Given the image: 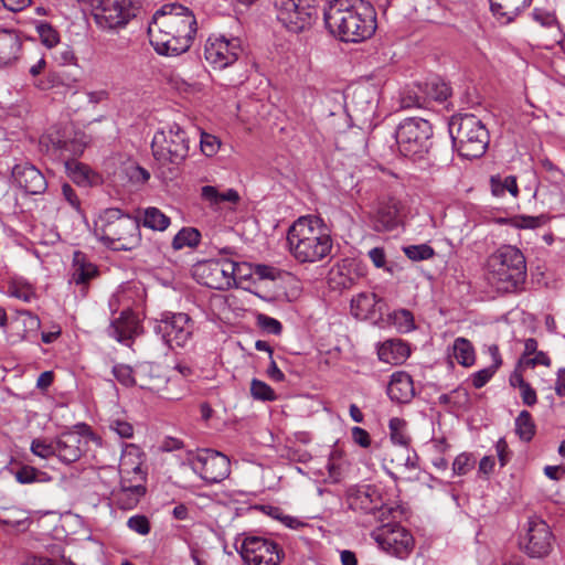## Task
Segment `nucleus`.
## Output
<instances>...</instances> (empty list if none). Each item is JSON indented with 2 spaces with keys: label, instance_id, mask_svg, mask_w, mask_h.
<instances>
[{
  "label": "nucleus",
  "instance_id": "obj_58",
  "mask_svg": "<svg viewBox=\"0 0 565 565\" xmlns=\"http://www.w3.org/2000/svg\"><path fill=\"white\" fill-rule=\"evenodd\" d=\"M470 467V457L466 454H460L459 456H457L452 463L454 472L459 476L466 475Z\"/></svg>",
  "mask_w": 565,
  "mask_h": 565
},
{
  "label": "nucleus",
  "instance_id": "obj_27",
  "mask_svg": "<svg viewBox=\"0 0 565 565\" xmlns=\"http://www.w3.org/2000/svg\"><path fill=\"white\" fill-rule=\"evenodd\" d=\"M200 198L214 211L218 210L225 202L237 204L241 200V196L235 189L221 191L218 186L214 185H203L200 190Z\"/></svg>",
  "mask_w": 565,
  "mask_h": 565
},
{
  "label": "nucleus",
  "instance_id": "obj_61",
  "mask_svg": "<svg viewBox=\"0 0 565 565\" xmlns=\"http://www.w3.org/2000/svg\"><path fill=\"white\" fill-rule=\"evenodd\" d=\"M11 295L25 302H30L35 297V292L30 286H14Z\"/></svg>",
  "mask_w": 565,
  "mask_h": 565
},
{
  "label": "nucleus",
  "instance_id": "obj_21",
  "mask_svg": "<svg viewBox=\"0 0 565 565\" xmlns=\"http://www.w3.org/2000/svg\"><path fill=\"white\" fill-rule=\"evenodd\" d=\"M22 44L19 30L0 28V67L11 66L20 58Z\"/></svg>",
  "mask_w": 565,
  "mask_h": 565
},
{
  "label": "nucleus",
  "instance_id": "obj_9",
  "mask_svg": "<svg viewBox=\"0 0 565 565\" xmlns=\"http://www.w3.org/2000/svg\"><path fill=\"white\" fill-rule=\"evenodd\" d=\"M239 265L233 260H204L194 265L193 276L211 289L226 290L236 284Z\"/></svg>",
  "mask_w": 565,
  "mask_h": 565
},
{
  "label": "nucleus",
  "instance_id": "obj_24",
  "mask_svg": "<svg viewBox=\"0 0 565 565\" xmlns=\"http://www.w3.org/2000/svg\"><path fill=\"white\" fill-rule=\"evenodd\" d=\"M138 386L153 393H160L166 388L168 379L162 373L160 365L151 362H142L137 365Z\"/></svg>",
  "mask_w": 565,
  "mask_h": 565
},
{
  "label": "nucleus",
  "instance_id": "obj_46",
  "mask_svg": "<svg viewBox=\"0 0 565 565\" xmlns=\"http://www.w3.org/2000/svg\"><path fill=\"white\" fill-rule=\"evenodd\" d=\"M41 42L49 49L54 47L60 42L57 31L49 23H40L36 26Z\"/></svg>",
  "mask_w": 565,
  "mask_h": 565
},
{
  "label": "nucleus",
  "instance_id": "obj_51",
  "mask_svg": "<svg viewBox=\"0 0 565 565\" xmlns=\"http://www.w3.org/2000/svg\"><path fill=\"white\" fill-rule=\"evenodd\" d=\"M532 17H533L534 21L540 23L542 26L558 28V21H557L554 12H551V11H547V10H544L541 8H535L532 12Z\"/></svg>",
  "mask_w": 565,
  "mask_h": 565
},
{
  "label": "nucleus",
  "instance_id": "obj_50",
  "mask_svg": "<svg viewBox=\"0 0 565 565\" xmlns=\"http://www.w3.org/2000/svg\"><path fill=\"white\" fill-rule=\"evenodd\" d=\"M200 145H201L202 152L206 157H212V156H214L218 151L220 146H221V141L214 135H211V134H207V132H202L201 134Z\"/></svg>",
  "mask_w": 565,
  "mask_h": 565
},
{
  "label": "nucleus",
  "instance_id": "obj_17",
  "mask_svg": "<svg viewBox=\"0 0 565 565\" xmlns=\"http://www.w3.org/2000/svg\"><path fill=\"white\" fill-rule=\"evenodd\" d=\"M242 47L237 39L227 40L224 36L209 38L204 47V58L215 70H223L238 60Z\"/></svg>",
  "mask_w": 565,
  "mask_h": 565
},
{
  "label": "nucleus",
  "instance_id": "obj_47",
  "mask_svg": "<svg viewBox=\"0 0 565 565\" xmlns=\"http://www.w3.org/2000/svg\"><path fill=\"white\" fill-rule=\"evenodd\" d=\"M31 451L40 458L47 459L56 455L55 441L47 443L44 439H34L31 444Z\"/></svg>",
  "mask_w": 565,
  "mask_h": 565
},
{
  "label": "nucleus",
  "instance_id": "obj_18",
  "mask_svg": "<svg viewBox=\"0 0 565 565\" xmlns=\"http://www.w3.org/2000/svg\"><path fill=\"white\" fill-rule=\"evenodd\" d=\"M99 276L98 267L92 263L87 255L81 250H75L70 269V284L79 288L81 295H87L92 280Z\"/></svg>",
  "mask_w": 565,
  "mask_h": 565
},
{
  "label": "nucleus",
  "instance_id": "obj_25",
  "mask_svg": "<svg viewBox=\"0 0 565 565\" xmlns=\"http://www.w3.org/2000/svg\"><path fill=\"white\" fill-rule=\"evenodd\" d=\"M140 324L137 316L129 309L121 311L109 327V335L118 342L132 340L139 333Z\"/></svg>",
  "mask_w": 565,
  "mask_h": 565
},
{
  "label": "nucleus",
  "instance_id": "obj_62",
  "mask_svg": "<svg viewBox=\"0 0 565 565\" xmlns=\"http://www.w3.org/2000/svg\"><path fill=\"white\" fill-rule=\"evenodd\" d=\"M62 194L72 207H74L75 210H79L81 201L77 194L75 193V190L70 184L64 183L62 185Z\"/></svg>",
  "mask_w": 565,
  "mask_h": 565
},
{
  "label": "nucleus",
  "instance_id": "obj_44",
  "mask_svg": "<svg viewBox=\"0 0 565 565\" xmlns=\"http://www.w3.org/2000/svg\"><path fill=\"white\" fill-rule=\"evenodd\" d=\"M15 480L21 484L45 481L46 473L32 466H22L14 472Z\"/></svg>",
  "mask_w": 565,
  "mask_h": 565
},
{
  "label": "nucleus",
  "instance_id": "obj_10",
  "mask_svg": "<svg viewBox=\"0 0 565 565\" xmlns=\"http://www.w3.org/2000/svg\"><path fill=\"white\" fill-rule=\"evenodd\" d=\"M154 331L170 349L183 348L191 340L193 323L188 313L166 311L157 320Z\"/></svg>",
  "mask_w": 565,
  "mask_h": 565
},
{
  "label": "nucleus",
  "instance_id": "obj_3",
  "mask_svg": "<svg viewBox=\"0 0 565 565\" xmlns=\"http://www.w3.org/2000/svg\"><path fill=\"white\" fill-rule=\"evenodd\" d=\"M287 243L291 256L301 264L322 260L333 246L328 227L316 215L297 218L287 232Z\"/></svg>",
  "mask_w": 565,
  "mask_h": 565
},
{
  "label": "nucleus",
  "instance_id": "obj_59",
  "mask_svg": "<svg viewBox=\"0 0 565 565\" xmlns=\"http://www.w3.org/2000/svg\"><path fill=\"white\" fill-rule=\"evenodd\" d=\"M330 280L334 281L337 286L341 288H350L353 285V279L347 277L341 268L330 271Z\"/></svg>",
  "mask_w": 565,
  "mask_h": 565
},
{
  "label": "nucleus",
  "instance_id": "obj_12",
  "mask_svg": "<svg viewBox=\"0 0 565 565\" xmlns=\"http://www.w3.org/2000/svg\"><path fill=\"white\" fill-rule=\"evenodd\" d=\"M131 0H97L93 18L103 30L124 28L136 15Z\"/></svg>",
  "mask_w": 565,
  "mask_h": 565
},
{
  "label": "nucleus",
  "instance_id": "obj_38",
  "mask_svg": "<svg viewBox=\"0 0 565 565\" xmlns=\"http://www.w3.org/2000/svg\"><path fill=\"white\" fill-rule=\"evenodd\" d=\"M140 223H142L145 227L153 231H164L170 225V217L157 207H147L143 211Z\"/></svg>",
  "mask_w": 565,
  "mask_h": 565
},
{
  "label": "nucleus",
  "instance_id": "obj_29",
  "mask_svg": "<svg viewBox=\"0 0 565 565\" xmlns=\"http://www.w3.org/2000/svg\"><path fill=\"white\" fill-rule=\"evenodd\" d=\"M408 345L398 339H392L383 342L377 350L379 359L382 362L398 365L406 361L409 356Z\"/></svg>",
  "mask_w": 565,
  "mask_h": 565
},
{
  "label": "nucleus",
  "instance_id": "obj_63",
  "mask_svg": "<svg viewBox=\"0 0 565 565\" xmlns=\"http://www.w3.org/2000/svg\"><path fill=\"white\" fill-rule=\"evenodd\" d=\"M267 376L275 382H282L285 380V374L277 366L276 361L271 356L269 365L266 370Z\"/></svg>",
  "mask_w": 565,
  "mask_h": 565
},
{
  "label": "nucleus",
  "instance_id": "obj_23",
  "mask_svg": "<svg viewBox=\"0 0 565 565\" xmlns=\"http://www.w3.org/2000/svg\"><path fill=\"white\" fill-rule=\"evenodd\" d=\"M402 203L395 198H388L380 203L373 220V228L376 232H388L401 223Z\"/></svg>",
  "mask_w": 565,
  "mask_h": 565
},
{
  "label": "nucleus",
  "instance_id": "obj_11",
  "mask_svg": "<svg viewBox=\"0 0 565 565\" xmlns=\"http://www.w3.org/2000/svg\"><path fill=\"white\" fill-rule=\"evenodd\" d=\"M277 19L290 32L309 28L317 17L313 0H275Z\"/></svg>",
  "mask_w": 565,
  "mask_h": 565
},
{
  "label": "nucleus",
  "instance_id": "obj_5",
  "mask_svg": "<svg viewBox=\"0 0 565 565\" xmlns=\"http://www.w3.org/2000/svg\"><path fill=\"white\" fill-rule=\"evenodd\" d=\"M489 279L498 290L515 292L526 279V260L515 246L503 245L488 258Z\"/></svg>",
  "mask_w": 565,
  "mask_h": 565
},
{
  "label": "nucleus",
  "instance_id": "obj_54",
  "mask_svg": "<svg viewBox=\"0 0 565 565\" xmlns=\"http://www.w3.org/2000/svg\"><path fill=\"white\" fill-rule=\"evenodd\" d=\"M393 319L396 324L404 331H409L414 328V317L411 311L401 309L394 311Z\"/></svg>",
  "mask_w": 565,
  "mask_h": 565
},
{
  "label": "nucleus",
  "instance_id": "obj_60",
  "mask_svg": "<svg viewBox=\"0 0 565 565\" xmlns=\"http://www.w3.org/2000/svg\"><path fill=\"white\" fill-rule=\"evenodd\" d=\"M351 433L353 440L361 447L366 448L371 445L370 435L365 429L355 426L352 428Z\"/></svg>",
  "mask_w": 565,
  "mask_h": 565
},
{
  "label": "nucleus",
  "instance_id": "obj_42",
  "mask_svg": "<svg viewBox=\"0 0 565 565\" xmlns=\"http://www.w3.org/2000/svg\"><path fill=\"white\" fill-rule=\"evenodd\" d=\"M113 375L124 386H138L137 367L132 369L127 364H116L113 366Z\"/></svg>",
  "mask_w": 565,
  "mask_h": 565
},
{
  "label": "nucleus",
  "instance_id": "obj_14",
  "mask_svg": "<svg viewBox=\"0 0 565 565\" xmlns=\"http://www.w3.org/2000/svg\"><path fill=\"white\" fill-rule=\"evenodd\" d=\"M347 502L351 510L373 514L381 522L392 512V508L383 502L380 491L370 484L350 488Z\"/></svg>",
  "mask_w": 565,
  "mask_h": 565
},
{
  "label": "nucleus",
  "instance_id": "obj_52",
  "mask_svg": "<svg viewBox=\"0 0 565 565\" xmlns=\"http://www.w3.org/2000/svg\"><path fill=\"white\" fill-rule=\"evenodd\" d=\"M257 324L266 332L279 335L282 331V324L275 318L266 315H258Z\"/></svg>",
  "mask_w": 565,
  "mask_h": 565
},
{
  "label": "nucleus",
  "instance_id": "obj_22",
  "mask_svg": "<svg viewBox=\"0 0 565 565\" xmlns=\"http://www.w3.org/2000/svg\"><path fill=\"white\" fill-rule=\"evenodd\" d=\"M87 441L76 431L62 433L55 440L56 456L65 463L77 461Z\"/></svg>",
  "mask_w": 565,
  "mask_h": 565
},
{
  "label": "nucleus",
  "instance_id": "obj_43",
  "mask_svg": "<svg viewBox=\"0 0 565 565\" xmlns=\"http://www.w3.org/2000/svg\"><path fill=\"white\" fill-rule=\"evenodd\" d=\"M250 395L254 399L262 402H274L278 397L267 383L257 379H253L250 382Z\"/></svg>",
  "mask_w": 565,
  "mask_h": 565
},
{
  "label": "nucleus",
  "instance_id": "obj_30",
  "mask_svg": "<svg viewBox=\"0 0 565 565\" xmlns=\"http://www.w3.org/2000/svg\"><path fill=\"white\" fill-rule=\"evenodd\" d=\"M13 326L17 332L13 337H17L20 341L31 340L35 338L41 327L40 318L28 310L19 311Z\"/></svg>",
  "mask_w": 565,
  "mask_h": 565
},
{
  "label": "nucleus",
  "instance_id": "obj_6",
  "mask_svg": "<svg viewBox=\"0 0 565 565\" xmlns=\"http://www.w3.org/2000/svg\"><path fill=\"white\" fill-rule=\"evenodd\" d=\"M448 129L452 146L459 156L475 159L484 154L490 136L488 129L477 116L472 114L454 115L450 118Z\"/></svg>",
  "mask_w": 565,
  "mask_h": 565
},
{
  "label": "nucleus",
  "instance_id": "obj_20",
  "mask_svg": "<svg viewBox=\"0 0 565 565\" xmlns=\"http://www.w3.org/2000/svg\"><path fill=\"white\" fill-rule=\"evenodd\" d=\"M12 178L18 186L29 194H41L47 186L42 172L28 163L15 164L12 169Z\"/></svg>",
  "mask_w": 565,
  "mask_h": 565
},
{
  "label": "nucleus",
  "instance_id": "obj_48",
  "mask_svg": "<svg viewBox=\"0 0 565 565\" xmlns=\"http://www.w3.org/2000/svg\"><path fill=\"white\" fill-rule=\"evenodd\" d=\"M127 526L140 534V535H148L151 531L150 521L146 515L142 514H136L128 519Z\"/></svg>",
  "mask_w": 565,
  "mask_h": 565
},
{
  "label": "nucleus",
  "instance_id": "obj_45",
  "mask_svg": "<svg viewBox=\"0 0 565 565\" xmlns=\"http://www.w3.org/2000/svg\"><path fill=\"white\" fill-rule=\"evenodd\" d=\"M403 250L414 262L426 260L435 255L434 248L427 244L409 245L404 247Z\"/></svg>",
  "mask_w": 565,
  "mask_h": 565
},
{
  "label": "nucleus",
  "instance_id": "obj_19",
  "mask_svg": "<svg viewBox=\"0 0 565 565\" xmlns=\"http://www.w3.org/2000/svg\"><path fill=\"white\" fill-rule=\"evenodd\" d=\"M127 455L124 454L119 465V472L121 475L120 489L114 493L117 505L122 510L134 509L140 501V498L145 495L146 488L138 483L131 484L126 478L125 473H129L127 468Z\"/></svg>",
  "mask_w": 565,
  "mask_h": 565
},
{
  "label": "nucleus",
  "instance_id": "obj_55",
  "mask_svg": "<svg viewBox=\"0 0 565 565\" xmlns=\"http://www.w3.org/2000/svg\"><path fill=\"white\" fill-rule=\"evenodd\" d=\"M370 259L376 268H384L386 271L392 273L390 267H386V254L383 247H374L367 253Z\"/></svg>",
  "mask_w": 565,
  "mask_h": 565
},
{
  "label": "nucleus",
  "instance_id": "obj_31",
  "mask_svg": "<svg viewBox=\"0 0 565 565\" xmlns=\"http://www.w3.org/2000/svg\"><path fill=\"white\" fill-rule=\"evenodd\" d=\"M384 541L394 548L398 555L408 553L414 544L412 534L402 526H394L387 534Z\"/></svg>",
  "mask_w": 565,
  "mask_h": 565
},
{
  "label": "nucleus",
  "instance_id": "obj_1",
  "mask_svg": "<svg viewBox=\"0 0 565 565\" xmlns=\"http://www.w3.org/2000/svg\"><path fill=\"white\" fill-rule=\"evenodd\" d=\"M196 34L193 12L180 3H166L154 12L148 25V35L154 51L161 55L186 52Z\"/></svg>",
  "mask_w": 565,
  "mask_h": 565
},
{
  "label": "nucleus",
  "instance_id": "obj_64",
  "mask_svg": "<svg viewBox=\"0 0 565 565\" xmlns=\"http://www.w3.org/2000/svg\"><path fill=\"white\" fill-rule=\"evenodd\" d=\"M543 216H521L518 226L523 228H536L543 224Z\"/></svg>",
  "mask_w": 565,
  "mask_h": 565
},
{
  "label": "nucleus",
  "instance_id": "obj_34",
  "mask_svg": "<svg viewBox=\"0 0 565 565\" xmlns=\"http://www.w3.org/2000/svg\"><path fill=\"white\" fill-rule=\"evenodd\" d=\"M65 168L71 179L78 185H88L94 182L95 174L90 168L75 159H66Z\"/></svg>",
  "mask_w": 565,
  "mask_h": 565
},
{
  "label": "nucleus",
  "instance_id": "obj_53",
  "mask_svg": "<svg viewBox=\"0 0 565 565\" xmlns=\"http://www.w3.org/2000/svg\"><path fill=\"white\" fill-rule=\"evenodd\" d=\"M497 371L498 370L495 369V366H488L482 370H479L478 372L471 375L472 385L476 388L483 387L492 379Z\"/></svg>",
  "mask_w": 565,
  "mask_h": 565
},
{
  "label": "nucleus",
  "instance_id": "obj_39",
  "mask_svg": "<svg viewBox=\"0 0 565 565\" xmlns=\"http://www.w3.org/2000/svg\"><path fill=\"white\" fill-rule=\"evenodd\" d=\"M536 431L535 423L527 411H522L515 418V434L525 443L533 439Z\"/></svg>",
  "mask_w": 565,
  "mask_h": 565
},
{
  "label": "nucleus",
  "instance_id": "obj_37",
  "mask_svg": "<svg viewBox=\"0 0 565 565\" xmlns=\"http://www.w3.org/2000/svg\"><path fill=\"white\" fill-rule=\"evenodd\" d=\"M401 107L404 109L420 108L426 104V97L422 84L406 87L401 93Z\"/></svg>",
  "mask_w": 565,
  "mask_h": 565
},
{
  "label": "nucleus",
  "instance_id": "obj_16",
  "mask_svg": "<svg viewBox=\"0 0 565 565\" xmlns=\"http://www.w3.org/2000/svg\"><path fill=\"white\" fill-rule=\"evenodd\" d=\"M553 541L554 536L547 523L534 518L529 520L526 533L520 545L530 557L543 558L552 551Z\"/></svg>",
  "mask_w": 565,
  "mask_h": 565
},
{
  "label": "nucleus",
  "instance_id": "obj_56",
  "mask_svg": "<svg viewBox=\"0 0 565 565\" xmlns=\"http://www.w3.org/2000/svg\"><path fill=\"white\" fill-rule=\"evenodd\" d=\"M495 451L501 467H504L512 457L505 438H500L495 444Z\"/></svg>",
  "mask_w": 565,
  "mask_h": 565
},
{
  "label": "nucleus",
  "instance_id": "obj_8",
  "mask_svg": "<svg viewBox=\"0 0 565 565\" xmlns=\"http://www.w3.org/2000/svg\"><path fill=\"white\" fill-rule=\"evenodd\" d=\"M151 150L160 166H180L189 156L190 139L178 124L168 125L154 134Z\"/></svg>",
  "mask_w": 565,
  "mask_h": 565
},
{
  "label": "nucleus",
  "instance_id": "obj_49",
  "mask_svg": "<svg viewBox=\"0 0 565 565\" xmlns=\"http://www.w3.org/2000/svg\"><path fill=\"white\" fill-rule=\"evenodd\" d=\"M85 147L86 143L77 139L64 141L61 146L62 156L64 160L75 159L84 152Z\"/></svg>",
  "mask_w": 565,
  "mask_h": 565
},
{
  "label": "nucleus",
  "instance_id": "obj_4",
  "mask_svg": "<svg viewBox=\"0 0 565 565\" xmlns=\"http://www.w3.org/2000/svg\"><path fill=\"white\" fill-rule=\"evenodd\" d=\"M95 233L113 249L132 250L141 242L140 218L124 214L119 209H106L95 223Z\"/></svg>",
  "mask_w": 565,
  "mask_h": 565
},
{
  "label": "nucleus",
  "instance_id": "obj_32",
  "mask_svg": "<svg viewBox=\"0 0 565 565\" xmlns=\"http://www.w3.org/2000/svg\"><path fill=\"white\" fill-rule=\"evenodd\" d=\"M382 299L373 292H361L351 300V311L356 318L365 319L375 312V307Z\"/></svg>",
  "mask_w": 565,
  "mask_h": 565
},
{
  "label": "nucleus",
  "instance_id": "obj_40",
  "mask_svg": "<svg viewBox=\"0 0 565 565\" xmlns=\"http://www.w3.org/2000/svg\"><path fill=\"white\" fill-rule=\"evenodd\" d=\"M422 85L426 100L430 98L434 100L443 102L446 100L450 95V87L448 84L438 77H433Z\"/></svg>",
  "mask_w": 565,
  "mask_h": 565
},
{
  "label": "nucleus",
  "instance_id": "obj_28",
  "mask_svg": "<svg viewBox=\"0 0 565 565\" xmlns=\"http://www.w3.org/2000/svg\"><path fill=\"white\" fill-rule=\"evenodd\" d=\"M532 0H490L493 15L503 23H510L527 7Z\"/></svg>",
  "mask_w": 565,
  "mask_h": 565
},
{
  "label": "nucleus",
  "instance_id": "obj_7",
  "mask_svg": "<svg viewBox=\"0 0 565 565\" xmlns=\"http://www.w3.org/2000/svg\"><path fill=\"white\" fill-rule=\"evenodd\" d=\"M433 127L428 120L417 117L404 119L395 132L401 154L420 161L431 148Z\"/></svg>",
  "mask_w": 565,
  "mask_h": 565
},
{
  "label": "nucleus",
  "instance_id": "obj_57",
  "mask_svg": "<svg viewBox=\"0 0 565 565\" xmlns=\"http://www.w3.org/2000/svg\"><path fill=\"white\" fill-rule=\"evenodd\" d=\"M110 428L121 438H131L134 436V427L128 422L115 419L110 423Z\"/></svg>",
  "mask_w": 565,
  "mask_h": 565
},
{
  "label": "nucleus",
  "instance_id": "obj_41",
  "mask_svg": "<svg viewBox=\"0 0 565 565\" xmlns=\"http://www.w3.org/2000/svg\"><path fill=\"white\" fill-rule=\"evenodd\" d=\"M391 440L399 446L407 447L409 437L406 434V422L398 417H393L388 423Z\"/></svg>",
  "mask_w": 565,
  "mask_h": 565
},
{
  "label": "nucleus",
  "instance_id": "obj_2",
  "mask_svg": "<svg viewBox=\"0 0 565 565\" xmlns=\"http://www.w3.org/2000/svg\"><path fill=\"white\" fill-rule=\"evenodd\" d=\"M328 31L343 42H362L376 30V13L364 0H332L323 13Z\"/></svg>",
  "mask_w": 565,
  "mask_h": 565
},
{
  "label": "nucleus",
  "instance_id": "obj_13",
  "mask_svg": "<svg viewBox=\"0 0 565 565\" xmlns=\"http://www.w3.org/2000/svg\"><path fill=\"white\" fill-rule=\"evenodd\" d=\"M239 553L247 565H279L284 558V551L276 542L256 535L243 540Z\"/></svg>",
  "mask_w": 565,
  "mask_h": 565
},
{
  "label": "nucleus",
  "instance_id": "obj_26",
  "mask_svg": "<svg viewBox=\"0 0 565 565\" xmlns=\"http://www.w3.org/2000/svg\"><path fill=\"white\" fill-rule=\"evenodd\" d=\"M387 395L395 403H409L415 396L412 376L403 371L393 373L387 386Z\"/></svg>",
  "mask_w": 565,
  "mask_h": 565
},
{
  "label": "nucleus",
  "instance_id": "obj_36",
  "mask_svg": "<svg viewBox=\"0 0 565 565\" xmlns=\"http://www.w3.org/2000/svg\"><path fill=\"white\" fill-rule=\"evenodd\" d=\"M490 188L494 196H503L505 192H509L514 198L519 195V188L514 175H508L505 178L499 174L492 175L490 178Z\"/></svg>",
  "mask_w": 565,
  "mask_h": 565
},
{
  "label": "nucleus",
  "instance_id": "obj_35",
  "mask_svg": "<svg viewBox=\"0 0 565 565\" xmlns=\"http://www.w3.org/2000/svg\"><path fill=\"white\" fill-rule=\"evenodd\" d=\"M201 233L195 227H182L172 239V247L175 250L189 247L196 248L201 242Z\"/></svg>",
  "mask_w": 565,
  "mask_h": 565
},
{
  "label": "nucleus",
  "instance_id": "obj_15",
  "mask_svg": "<svg viewBox=\"0 0 565 565\" xmlns=\"http://www.w3.org/2000/svg\"><path fill=\"white\" fill-rule=\"evenodd\" d=\"M192 469L209 483L223 481L230 475L228 458L215 450L203 449L191 460Z\"/></svg>",
  "mask_w": 565,
  "mask_h": 565
},
{
  "label": "nucleus",
  "instance_id": "obj_33",
  "mask_svg": "<svg viewBox=\"0 0 565 565\" xmlns=\"http://www.w3.org/2000/svg\"><path fill=\"white\" fill-rule=\"evenodd\" d=\"M452 358L462 366L475 364L476 353L472 343L466 338H457L452 344Z\"/></svg>",
  "mask_w": 565,
  "mask_h": 565
}]
</instances>
